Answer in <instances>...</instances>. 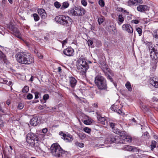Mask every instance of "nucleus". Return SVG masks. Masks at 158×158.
Masks as SVG:
<instances>
[{
    "mask_svg": "<svg viewBox=\"0 0 158 158\" xmlns=\"http://www.w3.org/2000/svg\"><path fill=\"white\" fill-rule=\"evenodd\" d=\"M111 135H109L106 139L105 143H111Z\"/></svg>",
    "mask_w": 158,
    "mask_h": 158,
    "instance_id": "26",
    "label": "nucleus"
},
{
    "mask_svg": "<svg viewBox=\"0 0 158 158\" xmlns=\"http://www.w3.org/2000/svg\"><path fill=\"white\" fill-rule=\"evenodd\" d=\"M85 12V10L81 7H77V15L79 16H82L84 15Z\"/></svg>",
    "mask_w": 158,
    "mask_h": 158,
    "instance_id": "19",
    "label": "nucleus"
},
{
    "mask_svg": "<svg viewBox=\"0 0 158 158\" xmlns=\"http://www.w3.org/2000/svg\"><path fill=\"white\" fill-rule=\"evenodd\" d=\"M125 86L128 90L131 91L132 90V88L130 83L129 82H127L125 84Z\"/></svg>",
    "mask_w": 158,
    "mask_h": 158,
    "instance_id": "33",
    "label": "nucleus"
},
{
    "mask_svg": "<svg viewBox=\"0 0 158 158\" xmlns=\"http://www.w3.org/2000/svg\"><path fill=\"white\" fill-rule=\"evenodd\" d=\"M69 6V3L67 1L64 2L62 3V5L61 7V9H64L67 8Z\"/></svg>",
    "mask_w": 158,
    "mask_h": 158,
    "instance_id": "25",
    "label": "nucleus"
},
{
    "mask_svg": "<svg viewBox=\"0 0 158 158\" xmlns=\"http://www.w3.org/2000/svg\"><path fill=\"white\" fill-rule=\"evenodd\" d=\"M98 120L101 122V123L103 125H105L106 119L104 117H102L100 115H97Z\"/></svg>",
    "mask_w": 158,
    "mask_h": 158,
    "instance_id": "24",
    "label": "nucleus"
},
{
    "mask_svg": "<svg viewBox=\"0 0 158 158\" xmlns=\"http://www.w3.org/2000/svg\"><path fill=\"white\" fill-rule=\"evenodd\" d=\"M38 12L39 15L41 16L42 19H45L46 18L47 14L44 10L43 9H38Z\"/></svg>",
    "mask_w": 158,
    "mask_h": 158,
    "instance_id": "18",
    "label": "nucleus"
},
{
    "mask_svg": "<svg viewBox=\"0 0 158 158\" xmlns=\"http://www.w3.org/2000/svg\"><path fill=\"white\" fill-rule=\"evenodd\" d=\"M77 68L78 71L82 73V74H84L86 70L89 68V66L82 55L79 57L77 60Z\"/></svg>",
    "mask_w": 158,
    "mask_h": 158,
    "instance_id": "3",
    "label": "nucleus"
},
{
    "mask_svg": "<svg viewBox=\"0 0 158 158\" xmlns=\"http://www.w3.org/2000/svg\"><path fill=\"white\" fill-rule=\"evenodd\" d=\"M153 37L156 39H158V30L155 31L153 33Z\"/></svg>",
    "mask_w": 158,
    "mask_h": 158,
    "instance_id": "42",
    "label": "nucleus"
},
{
    "mask_svg": "<svg viewBox=\"0 0 158 158\" xmlns=\"http://www.w3.org/2000/svg\"><path fill=\"white\" fill-rule=\"evenodd\" d=\"M75 144L77 146L81 148H82L84 146V144L81 143H79L77 142L75 143Z\"/></svg>",
    "mask_w": 158,
    "mask_h": 158,
    "instance_id": "41",
    "label": "nucleus"
},
{
    "mask_svg": "<svg viewBox=\"0 0 158 158\" xmlns=\"http://www.w3.org/2000/svg\"><path fill=\"white\" fill-rule=\"evenodd\" d=\"M8 28L10 30L13 31L14 32L17 29V28L15 27L12 24H10L8 26Z\"/></svg>",
    "mask_w": 158,
    "mask_h": 158,
    "instance_id": "35",
    "label": "nucleus"
},
{
    "mask_svg": "<svg viewBox=\"0 0 158 158\" xmlns=\"http://www.w3.org/2000/svg\"><path fill=\"white\" fill-rule=\"evenodd\" d=\"M48 131V129L46 128H44L42 130V132L44 133H46Z\"/></svg>",
    "mask_w": 158,
    "mask_h": 158,
    "instance_id": "59",
    "label": "nucleus"
},
{
    "mask_svg": "<svg viewBox=\"0 0 158 158\" xmlns=\"http://www.w3.org/2000/svg\"><path fill=\"white\" fill-rule=\"evenodd\" d=\"M128 6H131L132 5L136 6L135 0H129L127 2Z\"/></svg>",
    "mask_w": 158,
    "mask_h": 158,
    "instance_id": "30",
    "label": "nucleus"
},
{
    "mask_svg": "<svg viewBox=\"0 0 158 158\" xmlns=\"http://www.w3.org/2000/svg\"><path fill=\"white\" fill-rule=\"evenodd\" d=\"M84 131L85 132L89 134L91 132V129L87 127H85L83 129Z\"/></svg>",
    "mask_w": 158,
    "mask_h": 158,
    "instance_id": "40",
    "label": "nucleus"
},
{
    "mask_svg": "<svg viewBox=\"0 0 158 158\" xmlns=\"http://www.w3.org/2000/svg\"><path fill=\"white\" fill-rule=\"evenodd\" d=\"M94 82L99 89L104 90L107 88L105 78L100 75L98 74L95 77Z\"/></svg>",
    "mask_w": 158,
    "mask_h": 158,
    "instance_id": "5",
    "label": "nucleus"
},
{
    "mask_svg": "<svg viewBox=\"0 0 158 158\" xmlns=\"http://www.w3.org/2000/svg\"><path fill=\"white\" fill-rule=\"evenodd\" d=\"M91 29L92 30H94V26L92 25L91 27Z\"/></svg>",
    "mask_w": 158,
    "mask_h": 158,
    "instance_id": "63",
    "label": "nucleus"
},
{
    "mask_svg": "<svg viewBox=\"0 0 158 158\" xmlns=\"http://www.w3.org/2000/svg\"><path fill=\"white\" fill-rule=\"evenodd\" d=\"M54 4L55 6L57 8H59L61 6L60 3L57 1L55 2Z\"/></svg>",
    "mask_w": 158,
    "mask_h": 158,
    "instance_id": "44",
    "label": "nucleus"
},
{
    "mask_svg": "<svg viewBox=\"0 0 158 158\" xmlns=\"http://www.w3.org/2000/svg\"><path fill=\"white\" fill-rule=\"evenodd\" d=\"M107 29L110 31H113L114 34H115L117 32L115 25L114 23H112L107 27Z\"/></svg>",
    "mask_w": 158,
    "mask_h": 158,
    "instance_id": "20",
    "label": "nucleus"
},
{
    "mask_svg": "<svg viewBox=\"0 0 158 158\" xmlns=\"http://www.w3.org/2000/svg\"><path fill=\"white\" fill-rule=\"evenodd\" d=\"M112 131L114 133L117 134H119L120 135L121 134H122V131L116 127L114 128Z\"/></svg>",
    "mask_w": 158,
    "mask_h": 158,
    "instance_id": "31",
    "label": "nucleus"
},
{
    "mask_svg": "<svg viewBox=\"0 0 158 158\" xmlns=\"http://www.w3.org/2000/svg\"><path fill=\"white\" fill-rule=\"evenodd\" d=\"M67 40L66 39L64 40H63L62 42V45H64L65 44L67 43Z\"/></svg>",
    "mask_w": 158,
    "mask_h": 158,
    "instance_id": "60",
    "label": "nucleus"
},
{
    "mask_svg": "<svg viewBox=\"0 0 158 158\" xmlns=\"http://www.w3.org/2000/svg\"><path fill=\"white\" fill-rule=\"evenodd\" d=\"M135 3L136 5L138 4H141L143 3V1L142 0H135Z\"/></svg>",
    "mask_w": 158,
    "mask_h": 158,
    "instance_id": "46",
    "label": "nucleus"
},
{
    "mask_svg": "<svg viewBox=\"0 0 158 158\" xmlns=\"http://www.w3.org/2000/svg\"><path fill=\"white\" fill-rule=\"evenodd\" d=\"M93 106L94 107H96V108H97L98 107V104L97 103H94V104H93Z\"/></svg>",
    "mask_w": 158,
    "mask_h": 158,
    "instance_id": "62",
    "label": "nucleus"
},
{
    "mask_svg": "<svg viewBox=\"0 0 158 158\" xmlns=\"http://www.w3.org/2000/svg\"><path fill=\"white\" fill-rule=\"evenodd\" d=\"M136 30L139 34V35L140 36L142 33V29L139 27H137L136 28Z\"/></svg>",
    "mask_w": 158,
    "mask_h": 158,
    "instance_id": "45",
    "label": "nucleus"
},
{
    "mask_svg": "<svg viewBox=\"0 0 158 158\" xmlns=\"http://www.w3.org/2000/svg\"><path fill=\"white\" fill-rule=\"evenodd\" d=\"M26 140L28 143L31 146L34 147L37 151H39L41 148L39 146L38 138L34 134L30 133L27 134V136Z\"/></svg>",
    "mask_w": 158,
    "mask_h": 158,
    "instance_id": "2",
    "label": "nucleus"
},
{
    "mask_svg": "<svg viewBox=\"0 0 158 158\" xmlns=\"http://www.w3.org/2000/svg\"><path fill=\"white\" fill-rule=\"evenodd\" d=\"M87 43L89 46L92 45L93 43V41L90 40H88L87 41Z\"/></svg>",
    "mask_w": 158,
    "mask_h": 158,
    "instance_id": "57",
    "label": "nucleus"
},
{
    "mask_svg": "<svg viewBox=\"0 0 158 158\" xmlns=\"http://www.w3.org/2000/svg\"><path fill=\"white\" fill-rule=\"evenodd\" d=\"M38 117L37 116H34L31 120V124L34 126H37L39 122V120H38Z\"/></svg>",
    "mask_w": 158,
    "mask_h": 158,
    "instance_id": "17",
    "label": "nucleus"
},
{
    "mask_svg": "<svg viewBox=\"0 0 158 158\" xmlns=\"http://www.w3.org/2000/svg\"><path fill=\"white\" fill-rule=\"evenodd\" d=\"M92 121L91 119H88V120H85L83 121V123L86 125H90L92 123Z\"/></svg>",
    "mask_w": 158,
    "mask_h": 158,
    "instance_id": "34",
    "label": "nucleus"
},
{
    "mask_svg": "<svg viewBox=\"0 0 158 158\" xmlns=\"http://www.w3.org/2000/svg\"><path fill=\"white\" fill-rule=\"evenodd\" d=\"M27 98L28 99H31L33 98V95L31 94H29L27 96Z\"/></svg>",
    "mask_w": 158,
    "mask_h": 158,
    "instance_id": "51",
    "label": "nucleus"
},
{
    "mask_svg": "<svg viewBox=\"0 0 158 158\" xmlns=\"http://www.w3.org/2000/svg\"><path fill=\"white\" fill-rule=\"evenodd\" d=\"M150 83L154 87L156 88H158V78L153 77L151 78L150 80Z\"/></svg>",
    "mask_w": 158,
    "mask_h": 158,
    "instance_id": "16",
    "label": "nucleus"
},
{
    "mask_svg": "<svg viewBox=\"0 0 158 158\" xmlns=\"http://www.w3.org/2000/svg\"><path fill=\"white\" fill-rule=\"evenodd\" d=\"M78 135L79 137L82 139H84L86 137L85 135L83 133L79 134Z\"/></svg>",
    "mask_w": 158,
    "mask_h": 158,
    "instance_id": "37",
    "label": "nucleus"
},
{
    "mask_svg": "<svg viewBox=\"0 0 158 158\" xmlns=\"http://www.w3.org/2000/svg\"><path fill=\"white\" fill-rule=\"evenodd\" d=\"M111 143H118L119 142L120 138L118 136H115L113 135H111Z\"/></svg>",
    "mask_w": 158,
    "mask_h": 158,
    "instance_id": "21",
    "label": "nucleus"
},
{
    "mask_svg": "<svg viewBox=\"0 0 158 158\" xmlns=\"http://www.w3.org/2000/svg\"><path fill=\"white\" fill-rule=\"evenodd\" d=\"M10 100L8 99L7 100V101H6V104L8 105H10Z\"/></svg>",
    "mask_w": 158,
    "mask_h": 158,
    "instance_id": "61",
    "label": "nucleus"
},
{
    "mask_svg": "<svg viewBox=\"0 0 158 158\" xmlns=\"http://www.w3.org/2000/svg\"><path fill=\"white\" fill-rule=\"evenodd\" d=\"M70 19V18L65 15H59L56 16L55 18L56 21L63 25H67L69 23V22Z\"/></svg>",
    "mask_w": 158,
    "mask_h": 158,
    "instance_id": "6",
    "label": "nucleus"
},
{
    "mask_svg": "<svg viewBox=\"0 0 158 158\" xmlns=\"http://www.w3.org/2000/svg\"><path fill=\"white\" fill-rule=\"evenodd\" d=\"M24 107L23 104L21 103H20L18 105V108L20 110L22 109Z\"/></svg>",
    "mask_w": 158,
    "mask_h": 158,
    "instance_id": "50",
    "label": "nucleus"
},
{
    "mask_svg": "<svg viewBox=\"0 0 158 158\" xmlns=\"http://www.w3.org/2000/svg\"><path fill=\"white\" fill-rule=\"evenodd\" d=\"M59 134L62 136L63 139L66 142H70L73 140L72 136L69 134L64 133L62 131H60Z\"/></svg>",
    "mask_w": 158,
    "mask_h": 158,
    "instance_id": "8",
    "label": "nucleus"
},
{
    "mask_svg": "<svg viewBox=\"0 0 158 158\" xmlns=\"http://www.w3.org/2000/svg\"><path fill=\"white\" fill-rule=\"evenodd\" d=\"M131 22L132 23L137 24L139 23V21L137 19L132 20L131 21Z\"/></svg>",
    "mask_w": 158,
    "mask_h": 158,
    "instance_id": "48",
    "label": "nucleus"
},
{
    "mask_svg": "<svg viewBox=\"0 0 158 158\" xmlns=\"http://www.w3.org/2000/svg\"><path fill=\"white\" fill-rule=\"evenodd\" d=\"M149 7L145 5H139L137 7V9L138 11L143 12L149 10Z\"/></svg>",
    "mask_w": 158,
    "mask_h": 158,
    "instance_id": "14",
    "label": "nucleus"
},
{
    "mask_svg": "<svg viewBox=\"0 0 158 158\" xmlns=\"http://www.w3.org/2000/svg\"><path fill=\"white\" fill-rule=\"evenodd\" d=\"M51 152L52 155L56 157H60L65 156L67 153L66 151H64L57 143L52 144L51 147Z\"/></svg>",
    "mask_w": 158,
    "mask_h": 158,
    "instance_id": "4",
    "label": "nucleus"
},
{
    "mask_svg": "<svg viewBox=\"0 0 158 158\" xmlns=\"http://www.w3.org/2000/svg\"><path fill=\"white\" fill-rule=\"evenodd\" d=\"M0 59L5 61L6 59V56L0 50Z\"/></svg>",
    "mask_w": 158,
    "mask_h": 158,
    "instance_id": "32",
    "label": "nucleus"
},
{
    "mask_svg": "<svg viewBox=\"0 0 158 158\" xmlns=\"http://www.w3.org/2000/svg\"><path fill=\"white\" fill-rule=\"evenodd\" d=\"M63 52L64 55L69 56H72L74 54L73 49L70 47H68L64 50Z\"/></svg>",
    "mask_w": 158,
    "mask_h": 158,
    "instance_id": "11",
    "label": "nucleus"
},
{
    "mask_svg": "<svg viewBox=\"0 0 158 158\" xmlns=\"http://www.w3.org/2000/svg\"><path fill=\"white\" fill-rule=\"evenodd\" d=\"M151 60L155 64H156L158 61V50L154 48L149 50Z\"/></svg>",
    "mask_w": 158,
    "mask_h": 158,
    "instance_id": "7",
    "label": "nucleus"
},
{
    "mask_svg": "<svg viewBox=\"0 0 158 158\" xmlns=\"http://www.w3.org/2000/svg\"><path fill=\"white\" fill-rule=\"evenodd\" d=\"M141 107L142 109L145 110H148V107L145 105H142Z\"/></svg>",
    "mask_w": 158,
    "mask_h": 158,
    "instance_id": "58",
    "label": "nucleus"
},
{
    "mask_svg": "<svg viewBox=\"0 0 158 158\" xmlns=\"http://www.w3.org/2000/svg\"><path fill=\"white\" fill-rule=\"evenodd\" d=\"M122 149L125 151L134 152H139V149L135 147L132 146L130 145H125L122 148Z\"/></svg>",
    "mask_w": 158,
    "mask_h": 158,
    "instance_id": "10",
    "label": "nucleus"
},
{
    "mask_svg": "<svg viewBox=\"0 0 158 158\" xmlns=\"http://www.w3.org/2000/svg\"><path fill=\"white\" fill-rule=\"evenodd\" d=\"M100 64L102 70L105 73L108 72L111 75H112L111 74V71L110 70L108 66L106 65V63L104 61L101 62Z\"/></svg>",
    "mask_w": 158,
    "mask_h": 158,
    "instance_id": "9",
    "label": "nucleus"
},
{
    "mask_svg": "<svg viewBox=\"0 0 158 158\" xmlns=\"http://www.w3.org/2000/svg\"><path fill=\"white\" fill-rule=\"evenodd\" d=\"M111 109L112 110L116 112L119 114L122 113L121 110L120 109L118 108L117 106L113 105L111 106Z\"/></svg>",
    "mask_w": 158,
    "mask_h": 158,
    "instance_id": "22",
    "label": "nucleus"
},
{
    "mask_svg": "<svg viewBox=\"0 0 158 158\" xmlns=\"http://www.w3.org/2000/svg\"><path fill=\"white\" fill-rule=\"evenodd\" d=\"M107 73L108 72H106V73H105V75H106V76H107V78L108 79H109L110 80V81H112V78Z\"/></svg>",
    "mask_w": 158,
    "mask_h": 158,
    "instance_id": "54",
    "label": "nucleus"
},
{
    "mask_svg": "<svg viewBox=\"0 0 158 158\" xmlns=\"http://www.w3.org/2000/svg\"><path fill=\"white\" fill-rule=\"evenodd\" d=\"M124 21V19L121 15H119L118 17V23L119 25H120Z\"/></svg>",
    "mask_w": 158,
    "mask_h": 158,
    "instance_id": "29",
    "label": "nucleus"
},
{
    "mask_svg": "<svg viewBox=\"0 0 158 158\" xmlns=\"http://www.w3.org/2000/svg\"><path fill=\"white\" fill-rule=\"evenodd\" d=\"M46 105H40L39 106V108L40 110H42L43 109L46 108Z\"/></svg>",
    "mask_w": 158,
    "mask_h": 158,
    "instance_id": "52",
    "label": "nucleus"
},
{
    "mask_svg": "<svg viewBox=\"0 0 158 158\" xmlns=\"http://www.w3.org/2000/svg\"><path fill=\"white\" fill-rule=\"evenodd\" d=\"M141 138L145 140L149 139V134L148 132L146 131L141 136Z\"/></svg>",
    "mask_w": 158,
    "mask_h": 158,
    "instance_id": "27",
    "label": "nucleus"
},
{
    "mask_svg": "<svg viewBox=\"0 0 158 158\" xmlns=\"http://www.w3.org/2000/svg\"><path fill=\"white\" fill-rule=\"evenodd\" d=\"M29 90V88L27 86H25L22 90L23 93H26Z\"/></svg>",
    "mask_w": 158,
    "mask_h": 158,
    "instance_id": "38",
    "label": "nucleus"
},
{
    "mask_svg": "<svg viewBox=\"0 0 158 158\" xmlns=\"http://www.w3.org/2000/svg\"><path fill=\"white\" fill-rule=\"evenodd\" d=\"M77 7H76L71 9L69 12L70 15L73 16H77Z\"/></svg>",
    "mask_w": 158,
    "mask_h": 158,
    "instance_id": "23",
    "label": "nucleus"
},
{
    "mask_svg": "<svg viewBox=\"0 0 158 158\" xmlns=\"http://www.w3.org/2000/svg\"><path fill=\"white\" fill-rule=\"evenodd\" d=\"M69 81L71 87L72 88H75L77 83V80L74 77H69Z\"/></svg>",
    "mask_w": 158,
    "mask_h": 158,
    "instance_id": "15",
    "label": "nucleus"
},
{
    "mask_svg": "<svg viewBox=\"0 0 158 158\" xmlns=\"http://www.w3.org/2000/svg\"><path fill=\"white\" fill-rule=\"evenodd\" d=\"M33 16L35 21H37L39 20V17L36 14H34Z\"/></svg>",
    "mask_w": 158,
    "mask_h": 158,
    "instance_id": "39",
    "label": "nucleus"
},
{
    "mask_svg": "<svg viewBox=\"0 0 158 158\" xmlns=\"http://www.w3.org/2000/svg\"><path fill=\"white\" fill-rule=\"evenodd\" d=\"M58 71L59 72H60L61 71V69L60 67H59L58 68Z\"/></svg>",
    "mask_w": 158,
    "mask_h": 158,
    "instance_id": "64",
    "label": "nucleus"
},
{
    "mask_svg": "<svg viewBox=\"0 0 158 158\" xmlns=\"http://www.w3.org/2000/svg\"><path fill=\"white\" fill-rule=\"evenodd\" d=\"M122 28L123 30L126 31L129 33H132L133 32V28L130 24H128L123 25Z\"/></svg>",
    "mask_w": 158,
    "mask_h": 158,
    "instance_id": "12",
    "label": "nucleus"
},
{
    "mask_svg": "<svg viewBox=\"0 0 158 158\" xmlns=\"http://www.w3.org/2000/svg\"><path fill=\"white\" fill-rule=\"evenodd\" d=\"M104 21L103 18V17L99 18L98 19V23L99 25L102 24Z\"/></svg>",
    "mask_w": 158,
    "mask_h": 158,
    "instance_id": "43",
    "label": "nucleus"
},
{
    "mask_svg": "<svg viewBox=\"0 0 158 158\" xmlns=\"http://www.w3.org/2000/svg\"><path fill=\"white\" fill-rule=\"evenodd\" d=\"M14 32L16 37L20 39H22L21 35L19 31L17 29Z\"/></svg>",
    "mask_w": 158,
    "mask_h": 158,
    "instance_id": "28",
    "label": "nucleus"
},
{
    "mask_svg": "<svg viewBox=\"0 0 158 158\" xmlns=\"http://www.w3.org/2000/svg\"><path fill=\"white\" fill-rule=\"evenodd\" d=\"M110 127H111L112 129V130L114 129L115 127V123H110Z\"/></svg>",
    "mask_w": 158,
    "mask_h": 158,
    "instance_id": "53",
    "label": "nucleus"
},
{
    "mask_svg": "<svg viewBox=\"0 0 158 158\" xmlns=\"http://www.w3.org/2000/svg\"><path fill=\"white\" fill-rule=\"evenodd\" d=\"M17 61L21 64H29L34 62V59L30 55L25 52H19L15 56Z\"/></svg>",
    "mask_w": 158,
    "mask_h": 158,
    "instance_id": "1",
    "label": "nucleus"
},
{
    "mask_svg": "<svg viewBox=\"0 0 158 158\" xmlns=\"http://www.w3.org/2000/svg\"><path fill=\"white\" fill-rule=\"evenodd\" d=\"M49 95L47 94H44L43 97V99L44 101H46L49 98Z\"/></svg>",
    "mask_w": 158,
    "mask_h": 158,
    "instance_id": "47",
    "label": "nucleus"
},
{
    "mask_svg": "<svg viewBox=\"0 0 158 158\" xmlns=\"http://www.w3.org/2000/svg\"><path fill=\"white\" fill-rule=\"evenodd\" d=\"M40 94L38 92H36L35 93V98L36 99L39 98V95Z\"/></svg>",
    "mask_w": 158,
    "mask_h": 158,
    "instance_id": "56",
    "label": "nucleus"
},
{
    "mask_svg": "<svg viewBox=\"0 0 158 158\" xmlns=\"http://www.w3.org/2000/svg\"><path fill=\"white\" fill-rule=\"evenodd\" d=\"M81 3L84 6H86L87 5V2L85 0H81Z\"/></svg>",
    "mask_w": 158,
    "mask_h": 158,
    "instance_id": "55",
    "label": "nucleus"
},
{
    "mask_svg": "<svg viewBox=\"0 0 158 158\" xmlns=\"http://www.w3.org/2000/svg\"><path fill=\"white\" fill-rule=\"evenodd\" d=\"M131 138L128 135H123L121 136V139H120L119 143H124L125 142H131Z\"/></svg>",
    "mask_w": 158,
    "mask_h": 158,
    "instance_id": "13",
    "label": "nucleus"
},
{
    "mask_svg": "<svg viewBox=\"0 0 158 158\" xmlns=\"http://www.w3.org/2000/svg\"><path fill=\"white\" fill-rule=\"evenodd\" d=\"M99 5L101 6H104V2L102 0H100L98 2Z\"/></svg>",
    "mask_w": 158,
    "mask_h": 158,
    "instance_id": "49",
    "label": "nucleus"
},
{
    "mask_svg": "<svg viewBox=\"0 0 158 158\" xmlns=\"http://www.w3.org/2000/svg\"><path fill=\"white\" fill-rule=\"evenodd\" d=\"M156 141L153 140L152 141V144L151 145L152 150H153L154 148H156Z\"/></svg>",
    "mask_w": 158,
    "mask_h": 158,
    "instance_id": "36",
    "label": "nucleus"
}]
</instances>
